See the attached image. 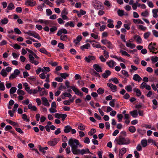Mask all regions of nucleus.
I'll return each instance as SVG.
<instances>
[{"label":"nucleus","mask_w":158,"mask_h":158,"mask_svg":"<svg viewBox=\"0 0 158 158\" xmlns=\"http://www.w3.org/2000/svg\"><path fill=\"white\" fill-rule=\"evenodd\" d=\"M68 144L71 147L73 154L77 155V152L79 151V149H77L78 146L79 144V141L75 139L71 138L69 140Z\"/></svg>","instance_id":"obj_1"},{"label":"nucleus","mask_w":158,"mask_h":158,"mask_svg":"<svg viewBox=\"0 0 158 158\" xmlns=\"http://www.w3.org/2000/svg\"><path fill=\"white\" fill-rule=\"evenodd\" d=\"M115 140L116 141L118 144L119 145H128L130 143V140L128 138H125L121 135H119L118 139L116 138Z\"/></svg>","instance_id":"obj_2"},{"label":"nucleus","mask_w":158,"mask_h":158,"mask_svg":"<svg viewBox=\"0 0 158 158\" xmlns=\"http://www.w3.org/2000/svg\"><path fill=\"white\" fill-rule=\"evenodd\" d=\"M92 4L95 9H102V6L101 3L97 0H94L93 1Z\"/></svg>","instance_id":"obj_3"},{"label":"nucleus","mask_w":158,"mask_h":158,"mask_svg":"<svg viewBox=\"0 0 158 158\" xmlns=\"http://www.w3.org/2000/svg\"><path fill=\"white\" fill-rule=\"evenodd\" d=\"M94 68L98 73H101L102 72V68L97 64H95L93 65Z\"/></svg>","instance_id":"obj_4"},{"label":"nucleus","mask_w":158,"mask_h":158,"mask_svg":"<svg viewBox=\"0 0 158 158\" xmlns=\"http://www.w3.org/2000/svg\"><path fill=\"white\" fill-rule=\"evenodd\" d=\"M96 59L95 56L89 55L88 57H85V60L88 63H89L92 60H94Z\"/></svg>","instance_id":"obj_5"},{"label":"nucleus","mask_w":158,"mask_h":158,"mask_svg":"<svg viewBox=\"0 0 158 158\" xmlns=\"http://www.w3.org/2000/svg\"><path fill=\"white\" fill-rule=\"evenodd\" d=\"M111 74V72L110 70H106L105 71V73L102 74V76L103 78L106 79L109 76H110Z\"/></svg>","instance_id":"obj_6"},{"label":"nucleus","mask_w":158,"mask_h":158,"mask_svg":"<svg viewBox=\"0 0 158 158\" xmlns=\"http://www.w3.org/2000/svg\"><path fill=\"white\" fill-rule=\"evenodd\" d=\"M148 48L150 50V52H152V51H155L157 49V47L154 46L152 45V43H150L148 46Z\"/></svg>","instance_id":"obj_7"},{"label":"nucleus","mask_w":158,"mask_h":158,"mask_svg":"<svg viewBox=\"0 0 158 158\" xmlns=\"http://www.w3.org/2000/svg\"><path fill=\"white\" fill-rule=\"evenodd\" d=\"M106 64L110 68H113L115 65H116V63L113 60H111L106 62Z\"/></svg>","instance_id":"obj_8"},{"label":"nucleus","mask_w":158,"mask_h":158,"mask_svg":"<svg viewBox=\"0 0 158 158\" xmlns=\"http://www.w3.org/2000/svg\"><path fill=\"white\" fill-rule=\"evenodd\" d=\"M28 81L32 85L35 83L36 82V78L35 77H28Z\"/></svg>","instance_id":"obj_9"},{"label":"nucleus","mask_w":158,"mask_h":158,"mask_svg":"<svg viewBox=\"0 0 158 158\" xmlns=\"http://www.w3.org/2000/svg\"><path fill=\"white\" fill-rule=\"evenodd\" d=\"M58 141L56 138L54 139L52 141H49L48 142V144L51 146H54L57 143Z\"/></svg>","instance_id":"obj_10"},{"label":"nucleus","mask_w":158,"mask_h":158,"mask_svg":"<svg viewBox=\"0 0 158 158\" xmlns=\"http://www.w3.org/2000/svg\"><path fill=\"white\" fill-rule=\"evenodd\" d=\"M126 149L125 148H122L120 150L119 154V158H122L123 155L126 152Z\"/></svg>","instance_id":"obj_11"},{"label":"nucleus","mask_w":158,"mask_h":158,"mask_svg":"<svg viewBox=\"0 0 158 158\" xmlns=\"http://www.w3.org/2000/svg\"><path fill=\"white\" fill-rule=\"evenodd\" d=\"M134 39H136V42L138 44H140L142 42V40L141 38L139 35H136L134 36Z\"/></svg>","instance_id":"obj_12"},{"label":"nucleus","mask_w":158,"mask_h":158,"mask_svg":"<svg viewBox=\"0 0 158 158\" xmlns=\"http://www.w3.org/2000/svg\"><path fill=\"white\" fill-rule=\"evenodd\" d=\"M41 99L43 102V104L44 105L46 106H49L50 104L48 102L47 98L45 97H43Z\"/></svg>","instance_id":"obj_13"},{"label":"nucleus","mask_w":158,"mask_h":158,"mask_svg":"<svg viewBox=\"0 0 158 158\" xmlns=\"http://www.w3.org/2000/svg\"><path fill=\"white\" fill-rule=\"evenodd\" d=\"M113 22L112 20L109 19L107 20V22L109 23L107 25V27L110 28H113L114 27V25L113 23Z\"/></svg>","instance_id":"obj_14"},{"label":"nucleus","mask_w":158,"mask_h":158,"mask_svg":"<svg viewBox=\"0 0 158 158\" xmlns=\"http://www.w3.org/2000/svg\"><path fill=\"white\" fill-rule=\"evenodd\" d=\"M36 3V2L35 1L34 2H31L26 1L25 3V5L27 6H33Z\"/></svg>","instance_id":"obj_15"},{"label":"nucleus","mask_w":158,"mask_h":158,"mask_svg":"<svg viewBox=\"0 0 158 158\" xmlns=\"http://www.w3.org/2000/svg\"><path fill=\"white\" fill-rule=\"evenodd\" d=\"M133 79L134 80L139 82L142 80V78L138 74H135L134 75Z\"/></svg>","instance_id":"obj_16"},{"label":"nucleus","mask_w":158,"mask_h":158,"mask_svg":"<svg viewBox=\"0 0 158 158\" xmlns=\"http://www.w3.org/2000/svg\"><path fill=\"white\" fill-rule=\"evenodd\" d=\"M72 129L71 127L69 125H67L64 127V132L65 133H68L70 132Z\"/></svg>","instance_id":"obj_17"},{"label":"nucleus","mask_w":158,"mask_h":158,"mask_svg":"<svg viewBox=\"0 0 158 158\" xmlns=\"http://www.w3.org/2000/svg\"><path fill=\"white\" fill-rule=\"evenodd\" d=\"M39 51L40 52L45 54L49 56H51V55L50 54V53L48 52L44 48L40 49Z\"/></svg>","instance_id":"obj_18"},{"label":"nucleus","mask_w":158,"mask_h":158,"mask_svg":"<svg viewBox=\"0 0 158 158\" xmlns=\"http://www.w3.org/2000/svg\"><path fill=\"white\" fill-rule=\"evenodd\" d=\"M44 23L45 25H48L50 27H51L53 25V21L49 20H44Z\"/></svg>","instance_id":"obj_19"},{"label":"nucleus","mask_w":158,"mask_h":158,"mask_svg":"<svg viewBox=\"0 0 158 158\" xmlns=\"http://www.w3.org/2000/svg\"><path fill=\"white\" fill-rule=\"evenodd\" d=\"M82 39V37L81 35L77 36L76 39H75L73 42L76 44H77L79 42H80Z\"/></svg>","instance_id":"obj_20"},{"label":"nucleus","mask_w":158,"mask_h":158,"mask_svg":"<svg viewBox=\"0 0 158 158\" xmlns=\"http://www.w3.org/2000/svg\"><path fill=\"white\" fill-rule=\"evenodd\" d=\"M130 113L133 118H136L138 115V112L136 110L130 111Z\"/></svg>","instance_id":"obj_21"},{"label":"nucleus","mask_w":158,"mask_h":158,"mask_svg":"<svg viewBox=\"0 0 158 158\" xmlns=\"http://www.w3.org/2000/svg\"><path fill=\"white\" fill-rule=\"evenodd\" d=\"M74 26L73 22L71 21L67 22L65 24V26L66 27H68L69 26L71 27H74Z\"/></svg>","instance_id":"obj_22"},{"label":"nucleus","mask_w":158,"mask_h":158,"mask_svg":"<svg viewBox=\"0 0 158 158\" xmlns=\"http://www.w3.org/2000/svg\"><path fill=\"white\" fill-rule=\"evenodd\" d=\"M71 89L73 90V91H74L75 93L77 95L79 93H80V91L74 86H71Z\"/></svg>","instance_id":"obj_23"},{"label":"nucleus","mask_w":158,"mask_h":158,"mask_svg":"<svg viewBox=\"0 0 158 158\" xmlns=\"http://www.w3.org/2000/svg\"><path fill=\"white\" fill-rule=\"evenodd\" d=\"M90 45L89 43L84 45L81 47V49L83 51L85 49H88L90 47Z\"/></svg>","instance_id":"obj_24"},{"label":"nucleus","mask_w":158,"mask_h":158,"mask_svg":"<svg viewBox=\"0 0 158 158\" xmlns=\"http://www.w3.org/2000/svg\"><path fill=\"white\" fill-rule=\"evenodd\" d=\"M132 20L133 22L135 23H140L142 24H144V23L140 19H133Z\"/></svg>","instance_id":"obj_25"},{"label":"nucleus","mask_w":158,"mask_h":158,"mask_svg":"<svg viewBox=\"0 0 158 158\" xmlns=\"http://www.w3.org/2000/svg\"><path fill=\"white\" fill-rule=\"evenodd\" d=\"M7 8L9 10H12L15 9V7L13 3H10L8 5Z\"/></svg>","instance_id":"obj_26"},{"label":"nucleus","mask_w":158,"mask_h":158,"mask_svg":"<svg viewBox=\"0 0 158 158\" xmlns=\"http://www.w3.org/2000/svg\"><path fill=\"white\" fill-rule=\"evenodd\" d=\"M133 90L134 92H135L137 93V95L138 97L141 95V93L139 89L135 88L133 89Z\"/></svg>","instance_id":"obj_27"},{"label":"nucleus","mask_w":158,"mask_h":158,"mask_svg":"<svg viewBox=\"0 0 158 158\" xmlns=\"http://www.w3.org/2000/svg\"><path fill=\"white\" fill-rule=\"evenodd\" d=\"M152 12L153 14V16L154 17L156 18L158 17V15L157 14L158 12V9L152 10Z\"/></svg>","instance_id":"obj_28"},{"label":"nucleus","mask_w":158,"mask_h":158,"mask_svg":"<svg viewBox=\"0 0 158 158\" xmlns=\"http://www.w3.org/2000/svg\"><path fill=\"white\" fill-rule=\"evenodd\" d=\"M141 143L143 147H146L147 145V141L146 139L142 140L141 141Z\"/></svg>","instance_id":"obj_29"},{"label":"nucleus","mask_w":158,"mask_h":158,"mask_svg":"<svg viewBox=\"0 0 158 158\" xmlns=\"http://www.w3.org/2000/svg\"><path fill=\"white\" fill-rule=\"evenodd\" d=\"M26 87L25 88V89L28 92V93L31 94L32 93V90L30 89V87H28V85L27 83H26Z\"/></svg>","instance_id":"obj_30"},{"label":"nucleus","mask_w":158,"mask_h":158,"mask_svg":"<svg viewBox=\"0 0 158 158\" xmlns=\"http://www.w3.org/2000/svg\"><path fill=\"white\" fill-rule=\"evenodd\" d=\"M6 70L5 69H3L0 73V74L3 77H6L8 73L6 72Z\"/></svg>","instance_id":"obj_31"},{"label":"nucleus","mask_w":158,"mask_h":158,"mask_svg":"<svg viewBox=\"0 0 158 158\" xmlns=\"http://www.w3.org/2000/svg\"><path fill=\"white\" fill-rule=\"evenodd\" d=\"M118 14V16L122 17L124 15V11L121 10H118L117 11Z\"/></svg>","instance_id":"obj_32"},{"label":"nucleus","mask_w":158,"mask_h":158,"mask_svg":"<svg viewBox=\"0 0 158 158\" xmlns=\"http://www.w3.org/2000/svg\"><path fill=\"white\" fill-rule=\"evenodd\" d=\"M104 89L101 88H98L97 90L98 94L99 95L102 94H103L104 93Z\"/></svg>","instance_id":"obj_33"},{"label":"nucleus","mask_w":158,"mask_h":158,"mask_svg":"<svg viewBox=\"0 0 158 158\" xmlns=\"http://www.w3.org/2000/svg\"><path fill=\"white\" fill-rule=\"evenodd\" d=\"M86 13L85 11H84L82 10H80V13H78L77 14V16L79 17H80L81 15H84Z\"/></svg>","instance_id":"obj_34"},{"label":"nucleus","mask_w":158,"mask_h":158,"mask_svg":"<svg viewBox=\"0 0 158 158\" xmlns=\"http://www.w3.org/2000/svg\"><path fill=\"white\" fill-rule=\"evenodd\" d=\"M17 88L16 87H12L10 90V93L11 94H14L16 92Z\"/></svg>","instance_id":"obj_35"},{"label":"nucleus","mask_w":158,"mask_h":158,"mask_svg":"<svg viewBox=\"0 0 158 158\" xmlns=\"http://www.w3.org/2000/svg\"><path fill=\"white\" fill-rule=\"evenodd\" d=\"M129 131L131 133H134L136 131V129L135 127L131 126L129 127Z\"/></svg>","instance_id":"obj_36"},{"label":"nucleus","mask_w":158,"mask_h":158,"mask_svg":"<svg viewBox=\"0 0 158 158\" xmlns=\"http://www.w3.org/2000/svg\"><path fill=\"white\" fill-rule=\"evenodd\" d=\"M60 75L62 78L65 79L66 78L69 76V74L67 73H60Z\"/></svg>","instance_id":"obj_37"},{"label":"nucleus","mask_w":158,"mask_h":158,"mask_svg":"<svg viewBox=\"0 0 158 158\" xmlns=\"http://www.w3.org/2000/svg\"><path fill=\"white\" fill-rule=\"evenodd\" d=\"M68 39L67 35H62L60 37V39L64 41H66Z\"/></svg>","instance_id":"obj_38"},{"label":"nucleus","mask_w":158,"mask_h":158,"mask_svg":"<svg viewBox=\"0 0 158 158\" xmlns=\"http://www.w3.org/2000/svg\"><path fill=\"white\" fill-rule=\"evenodd\" d=\"M10 46L13 47L14 48L17 49H19L21 48V46L17 44H15L14 45L10 44Z\"/></svg>","instance_id":"obj_39"},{"label":"nucleus","mask_w":158,"mask_h":158,"mask_svg":"<svg viewBox=\"0 0 158 158\" xmlns=\"http://www.w3.org/2000/svg\"><path fill=\"white\" fill-rule=\"evenodd\" d=\"M151 60L152 63H154L158 61V57L156 56L155 57L152 56V57Z\"/></svg>","instance_id":"obj_40"},{"label":"nucleus","mask_w":158,"mask_h":158,"mask_svg":"<svg viewBox=\"0 0 158 158\" xmlns=\"http://www.w3.org/2000/svg\"><path fill=\"white\" fill-rule=\"evenodd\" d=\"M112 81L114 82L115 84H118L119 83L118 81L117 78H112L110 79L109 80V81Z\"/></svg>","instance_id":"obj_41"},{"label":"nucleus","mask_w":158,"mask_h":158,"mask_svg":"<svg viewBox=\"0 0 158 158\" xmlns=\"http://www.w3.org/2000/svg\"><path fill=\"white\" fill-rule=\"evenodd\" d=\"M1 23L3 24H6L8 22V19L7 18H4L3 19H2L1 21Z\"/></svg>","instance_id":"obj_42"},{"label":"nucleus","mask_w":158,"mask_h":158,"mask_svg":"<svg viewBox=\"0 0 158 158\" xmlns=\"http://www.w3.org/2000/svg\"><path fill=\"white\" fill-rule=\"evenodd\" d=\"M5 89L4 83L3 82L0 83V90L3 91Z\"/></svg>","instance_id":"obj_43"},{"label":"nucleus","mask_w":158,"mask_h":158,"mask_svg":"<svg viewBox=\"0 0 158 158\" xmlns=\"http://www.w3.org/2000/svg\"><path fill=\"white\" fill-rule=\"evenodd\" d=\"M17 94L19 95H24L25 94L24 92L22 90L18 89L17 91Z\"/></svg>","instance_id":"obj_44"},{"label":"nucleus","mask_w":158,"mask_h":158,"mask_svg":"<svg viewBox=\"0 0 158 158\" xmlns=\"http://www.w3.org/2000/svg\"><path fill=\"white\" fill-rule=\"evenodd\" d=\"M85 154H86L85 151V150L84 149H83L81 150L79 149V151L77 152V155L79 154H81L82 155H83Z\"/></svg>","instance_id":"obj_45"},{"label":"nucleus","mask_w":158,"mask_h":158,"mask_svg":"<svg viewBox=\"0 0 158 158\" xmlns=\"http://www.w3.org/2000/svg\"><path fill=\"white\" fill-rule=\"evenodd\" d=\"M126 89L128 92H131L132 91V87L131 85H128L125 87Z\"/></svg>","instance_id":"obj_46"},{"label":"nucleus","mask_w":158,"mask_h":158,"mask_svg":"<svg viewBox=\"0 0 158 158\" xmlns=\"http://www.w3.org/2000/svg\"><path fill=\"white\" fill-rule=\"evenodd\" d=\"M29 61L32 63V62H33L35 60V58L33 56H32L31 54L29 55Z\"/></svg>","instance_id":"obj_47"},{"label":"nucleus","mask_w":158,"mask_h":158,"mask_svg":"<svg viewBox=\"0 0 158 158\" xmlns=\"http://www.w3.org/2000/svg\"><path fill=\"white\" fill-rule=\"evenodd\" d=\"M57 27L55 26H54V27L51 28L50 29V32L49 34H51L52 33L55 32L56 30H57Z\"/></svg>","instance_id":"obj_48"},{"label":"nucleus","mask_w":158,"mask_h":158,"mask_svg":"<svg viewBox=\"0 0 158 158\" xmlns=\"http://www.w3.org/2000/svg\"><path fill=\"white\" fill-rule=\"evenodd\" d=\"M33 33L34 34L32 36L34 37L35 38L37 39L38 40H40V37L39 36V34L36 33L35 32H33Z\"/></svg>","instance_id":"obj_49"},{"label":"nucleus","mask_w":158,"mask_h":158,"mask_svg":"<svg viewBox=\"0 0 158 158\" xmlns=\"http://www.w3.org/2000/svg\"><path fill=\"white\" fill-rule=\"evenodd\" d=\"M117 117L118 118V121L121 122L123 118V116L121 114H118L117 115Z\"/></svg>","instance_id":"obj_50"},{"label":"nucleus","mask_w":158,"mask_h":158,"mask_svg":"<svg viewBox=\"0 0 158 158\" xmlns=\"http://www.w3.org/2000/svg\"><path fill=\"white\" fill-rule=\"evenodd\" d=\"M46 15L47 16H49L52 14V12L49 9H47L46 10Z\"/></svg>","instance_id":"obj_51"},{"label":"nucleus","mask_w":158,"mask_h":158,"mask_svg":"<svg viewBox=\"0 0 158 158\" xmlns=\"http://www.w3.org/2000/svg\"><path fill=\"white\" fill-rule=\"evenodd\" d=\"M150 32H147L144 34L143 37L145 39H147L150 36Z\"/></svg>","instance_id":"obj_52"},{"label":"nucleus","mask_w":158,"mask_h":158,"mask_svg":"<svg viewBox=\"0 0 158 158\" xmlns=\"http://www.w3.org/2000/svg\"><path fill=\"white\" fill-rule=\"evenodd\" d=\"M121 72L125 76L127 77H129V75L128 74V73L127 71L123 70H122Z\"/></svg>","instance_id":"obj_53"},{"label":"nucleus","mask_w":158,"mask_h":158,"mask_svg":"<svg viewBox=\"0 0 158 158\" xmlns=\"http://www.w3.org/2000/svg\"><path fill=\"white\" fill-rule=\"evenodd\" d=\"M14 31L17 34L19 35L21 33V31L18 28H15L14 29Z\"/></svg>","instance_id":"obj_54"},{"label":"nucleus","mask_w":158,"mask_h":158,"mask_svg":"<svg viewBox=\"0 0 158 158\" xmlns=\"http://www.w3.org/2000/svg\"><path fill=\"white\" fill-rule=\"evenodd\" d=\"M67 115L66 114H60V118H61L62 121H64L66 118L67 117Z\"/></svg>","instance_id":"obj_55"},{"label":"nucleus","mask_w":158,"mask_h":158,"mask_svg":"<svg viewBox=\"0 0 158 158\" xmlns=\"http://www.w3.org/2000/svg\"><path fill=\"white\" fill-rule=\"evenodd\" d=\"M149 13L147 10H146L145 11L142 12L141 13L142 16L144 17L147 16L149 15Z\"/></svg>","instance_id":"obj_56"},{"label":"nucleus","mask_w":158,"mask_h":158,"mask_svg":"<svg viewBox=\"0 0 158 158\" xmlns=\"http://www.w3.org/2000/svg\"><path fill=\"white\" fill-rule=\"evenodd\" d=\"M122 24V22L120 21H118L117 22V24L115 26V27L116 28H119Z\"/></svg>","instance_id":"obj_57"},{"label":"nucleus","mask_w":158,"mask_h":158,"mask_svg":"<svg viewBox=\"0 0 158 158\" xmlns=\"http://www.w3.org/2000/svg\"><path fill=\"white\" fill-rule=\"evenodd\" d=\"M63 95L64 97H67L70 98L72 97V95L69 93L65 92L63 94Z\"/></svg>","instance_id":"obj_58"},{"label":"nucleus","mask_w":158,"mask_h":158,"mask_svg":"<svg viewBox=\"0 0 158 158\" xmlns=\"http://www.w3.org/2000/svg\"><path fill=\"white\" fill-rule=\"evenodd\" d=\"M64 0H57L56 1V2L58 6H59L60 3H64Z\"/></svg>","instance_id":"obj_59"},{"label":"nucleus","mask_w":158,"mask_h":158,"mask_svg":"<svg viewBox=\"0 0 158 158\" xmlns=\"http://www.w3.org/2000/svg\"><path fill=\"white\" fill-rule=\"evenodd\" d=\"M92 96L95 99V98L98 97V94L95 92H92L91 94Z\"/></svg>","instance_id":"obj_60"},{"label":"nucleus","mask_w":158,"mask_h":158,"mask_svg":"<svg viewBox=\"0 0 158 158\" xmlns=\"http://www.w3.org/2000/svg\"><path fill=\"white\" fill-rule=\"evenodd\" d=\"M41 71L42 72H44V70L43 69H41V68L40 67L36 70V73L37 74H39Z\"/></svg>","instance_id":"obj_61"},{"label":"nucleus","mask_w":158,"mask_h":158,"mask_svg":"<svg viewBox=\"0 0 158 158\" xmlns=\"http://www.w3.org/2000/svg\"><path fill=\"white\" fill-rule=\"evenodd\" d=\"M153 35L156 37H158V31L155 30H152V31Z\"/></svg>","instance_id":"obj_62"},{"label":"nucleus","mask_w":158,"mask_h":158,"mask_svg":"<svg viewBox=\"0 0 158 158\" xmlns=\"http://www.w3.org/2000/svg\"><path fill=\"white\" fill-rule=\"evenodd\" d=\"M107 44V46L108 48L111 49L113 48V45L110 41H109Z\"/></svg>","instance_id":"obj_63"},{"label":"nucleus","mask_w":158,"mask_h":158,"mask_svg":"<svg viewBox=\"0 0 158 158\" xmlns=\"http://www.w3.org/2000/svg\"><path fill=\"white\" fill-rule=\"evenodd\" d=\"M18 107V105L17 103L15 104L14 105V107H13V109H12V111L13 112H14L17 109Z\"/></svg>","instance_id":"obj_64"}]
</instances>
